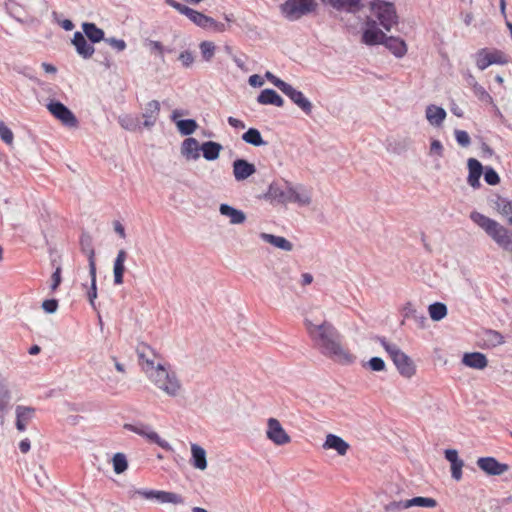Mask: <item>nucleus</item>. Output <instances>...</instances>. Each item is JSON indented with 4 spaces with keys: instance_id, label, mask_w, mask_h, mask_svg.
<instances>
[{
    "instance_id": "f257e3e1",
    "label": "nucleus",
    "mask_w": 512,
    "mask_h": 512,
    "mask_svg": "<svg viewBox=\"0 0 512 512\" xmlns=\"http://www.w3.org/2000/svg\"><path fill=\"white\" fill-rule=\"evenodd\" d=\"M304 325L313 346L321 354L342 364H350L354 361V356L343 347L342 336L332 323L323 321L315 324L305 319Z\"/></svg>"
},
{
    "instance_id": "f03ea898",
    "label": "nucleus",
    "mask_w": 512,
    "mask_h": 512,
    "mask_svg": "<svg viewBox=\"0 0 512 512\" xmlns=\"http://www.w3.org/2000/svg\"><path fill=\"white\" fill-rule=\"evenodd\" d=\"M470 219L504 251L512 253V232L497 222L477 211L470 213Z\"/></svg>"
},
{
    "instance_id": "7ed1b4c3",
    "label": "nucleus",
    "mask_w": 512,
    "mask_h": 512,
    "mask_svg": "<svg viewBox=\"0 0 512 512\" xmlns=\"http://www.w3.org/2000/svg\"><path fill=\"white\" fill-rule=\"evenodd\" d=\"M375 339L387 352L401 376L410 379L415 375L416 365L414 361L397 344L389 342L385 337L377 336Z\"/></svg>"
},
{
    "instance_id": "20e7f679",
    "label": "nucleus",
    "mask_w": 512,
    "mask_h": 512,
    "mask_svg": "<svg viewBox=\"0 0 512 512\" xmlns=\"http://www.w3.org/2000/svg\"><path fill=\"white\" fill-rule=\"evenodd\" d=\"M150 381L166 395L177 397L182 389V384L176 373L165 365H159L156 370L149 373Z\"/></svg>"
},
{
    "instance_id": "39448f33",
    "label": "nucleus",
    "mask_w": 512,
    "mask_h": 512,
    "mask_svg": "<svg viewBox=\"0 0 512 512\" xmlns=\"http://www.w3.org/2000/svg\"><path fill=\"white\" fill-rule=\"evenodd\" d=\"M370 10L386 31H390L391 28L398 23L396 8L392 2L373 0L370 3Z\"/></svg>"
},
{
    "instance_id": "423d86ee",
    "label": "nucleus",
    "mask_w": 512,
    "mask_h": 512,
    "mask_svg": "<svg viewBox=\"0 0 512 512\" xmlns=\"http://www.w3.org/2000/svg\"><path fill=\"white\" fill-rule=\"evenodd\" d=\"M318 4L315 0H286L281 4V13L289 21H296L301 17L313 13Z\"/></svg>"
},
{
    "instance_id": "0eeeda50",
    "label": "nucleus",
    "mask_w": 512,
    "mask_h": 512,
    "mask_svg": "<svg viewBox=\"0 0 512 512\" xmlns=\"http://www.w3.org/2000/svg\"><path fill=\"white\" fill-rule=\"evenodd\" d=\"M136 351L139 364L147 377L149 376V373L156 370L159 365H163L161 362L156 361L159 358V355L149 345L141 343L138 345Z\"/></svg>"
},
{
    "instance_id": "6e6552de",
    "label": "nucleus",
    "mask_w": 512,
    "mask_h": 512,
    "mask_svg": "<svg viewBox=\"0 0 512 512\" xmlns=\"http://www.w3.org/2000/svg\"><path fill=\"white\" fill-rule=\"evenodd\" d=\"M476 66L480 70L486 69L492 64H506L508 62L507 56L500 50H488L483 48L475 54Z\"/></svg>"
},
{
    "instance_id": "1a4fd4ad",
    "label": "nucleus",
    "mask_w": 512,
    "mask_h": 512,
    "mask_svg": "<svg viewBox=\"0 0 512 512\" xmlns=\"http://www.w3.org/2000/svg\"><path fill=\"white\" fill-rule=\"evenodd\" d=\"M124 428L132 431L140 436L145 437L148 441L157 444L159 447L166 451H171L172 447L171 445L166 441L163 440L155 431L152 430V428L143 423L139 424H125Z\"/></svg>"
},
{
    "instance_id": "9d476101",
    "label": "nucleus",
    "mask_w": 512,
    "mask_h": 512,
    "mask_svg": "<svg viewBox=\"0 0 512 512\" xmlns=\"http://www.w3.org/2000/svg\"><path fill=\"white\" fill-rule=\"evenodd\" d=\"M134 494L140 495L145 499H156L160 503H171L174 505L184 504V498L174 492L138 489L135 490Z\"/></svg>"
},
{
    "instance_id": "9b49d317",
    "label": "nucleus",
    "mask_w": 512,
    "mask_h": 512,
    "mask_svg": "<svg viewBox=\"0 0 512 512\" xmlns=\"http://www.w3.org/2000/svg\"><path fill=\"white\" fill-rule=\"evenodd\" d=\"M266 437L277 446H283L291 442V437L276 418L267 420Z\"/></svg>"
},
{
    "instance_id": "f8f14e48",
    "label": "nucleus",
    "mask_w": 512,
    "mask_h": 512,
    "mask_svg": "<svg viewBox=\"0 0 512 512\" xmlns=\"http://www.w3.org/2000/svg\"><path fill=\"white\" fill-rule=\"evenodd\" d=\"M47 109L55 118L60 120L63 125L67 127L77 126V118L63 103L59 101H50L47 104Z\"/></svg>"
},
{
    "instance_id": "ddd939ff",
    "label": "nucleus",
    "mask_w": 512,
    "mask_h": 512,
    "mask_svg": "<svg viewBox=\"0 0 512 512\" xmlns=\"http://www.w3.org/2000/svg\"><path fill=\"white\" fill-rule=\"evenodd\" d=\"M477 466L490 476H499L509 470V465L499 462L494 457H480L477 460Z\"/></svg>"
},
{
    "instance_id": "4468645a",
    "label": "nucleus",
    "mask_w": 512,
    "mask_h": 512,
    "mask_svg": "<svg viewBox=\"0 0 512 512\" xmlns=\"http://www.w3.org/2000/svg\"><path fill=\"white\" fill-rule=\"evenodd\" d=\"M288 193H290L289 203H296L300 206H308L312 202L311 189L302 184L296 186L288 183Z\"/></svg>"
},
{
    "instance_id": "2eb2a0df",
    "label": "nucleus",
    "mask_w": 512,
    "mask_h": 512,
    "mask_svg": "<svg viewBox=\"0 0 512 512\" xmlns=\"http://www.w3.org/2000/svg\"><path fill=\"white\" fill-rule=\"evenodd\" d=\"M367 29L362 34V42L366 45L373 46L383 44L386 34L377 28L376 22L370 18L366 21Z\"/></svg>"
},
{
    "instance_id": "dca6fc26",
    "label": "nucleus",
    "mask_w": 512,
    "mask_h": 512,
    "mask_svg": "<svg viewBox=\"0 0 512 512\" xmlns=\"http://www.w3.org/2000/svg\"><path fill=\"white\" fill-rule=\"evenodd\" d=\"M11 399L12 392L9 387V382L0 375V426H3L5 423V415L10 408Z\"/></svg>"
},
{
    "instance_id": "f3484780",
    "label": "nucleus",
    "mask_w": 512,
    "mask_h": 512,
    "mask_svg": "<svg viewBox=\"0 0 512 512\" xmlns=\"http://www.w3.org/2000/svg\"><path fill=\"white\" fill-rule=\"evenodd\" d=\"M283 93L290 98L306 115L312 113V103L304 96L301 91L296 90L292 85L288 84Z\"/></svg>"
},
{
    "instance_id": "a211bd4d",
    "label": "nucleus",
    "mask_w": 512,
    "mask_h": 512,
    "mask_svg": "<svg viewBox=\"0 0 512 512\" xmlns=\"http://www.w3.org/2000/svg\"><path fill=\"white\" fill-rule=\"evenodd\" d=\"M403 320L401 321V325L405 324V321L411 319L415 322L418 328H425L427 317L424 313H421L415 309L414 305L411 302H407L402 310H401Z\"/></svg>"
},
{
    "instance_id": "6ab92c4d",
    "label": "nucleus",
    "mask_w": 512,
    "mask_h": 512,
    "mask_svg": "<svg viewBox=\"0 0 512 512\" xmlns=\"http://www.w3.org/2000/svg\"><path fill=\"white\" fill-rule=\"evenodd\" d=\"M256 172L254 164L245 159H236L233 162V175L236 181H244Z\"/></svg>"
},
{
    "instance_id": "aec40b11",
    "label": "nucleus",
    "mask_w": 512,
    "mask_h": 512,
    "mask_svg": "<svg viewBox=\"0 0 512 512\" xmlns=\"http://www.w3.org/2000/svg\"><path fill=\"white\" fill-rule=\"evenodd\" d=\"M72 44L74 45L76 52L84 59H89L95 52L92 44H90L86 37L81 32H75L72 38Z\"/></svg>"
},
{
    "instance_id": "412c9836",
    "label": "nucleus",
    "mask_w": 512,
    "mask_h": 512,
    "mask_svg": "<svg viewBox=\"0 0 512 512\" xmlns=\"http://www.w3.org/2000/svg\"><path fill=\"white\" fill-rule=\"evenodd\" d=\"M201 145L193 137L186 138L180 147L181 155L187 160H198L200 158Z\"/></svg>"
},
{
    "instance_id": "4be33fe9",
    "label": "nucleus",
    "mask_w": 512,
    "mask_h": 512,
    "mask_svg": "<svg viewBox=\"0 0 512 512\" xmlns=\"http://www.w3.org/2000/svg\"><path fill=\"white\" fill-rule=\"evenodd\" d=\"M160 113V103L157 100L148 102L145 106L142 117L144 118L143 126L151 128L155 125Z\"/></svg>"
},
{
    "instance_id": "5701e85b",
    "label": "nucleus",
    "mask_w": 512,
    "mask_h": 512,
    "mask_svg": "<svg viewBox=\"0 0 512 512\" xmlns=\"http://www.w3.org/2000/svg\"><path fill=\"white\" fill-rule=\"evenodd\" d=\"M127 259V252L124 249L118 251L117 256L114 260L113 264V276H114V284L121 285L123 284V277L126 271L125 261Z\"/></svg>"
},
{
    "instance_id": "b1692460",
    "label": "nucleus",
    "mask_w": 512,
    "mask_h": 512,
    "mask_svg": "<svg viewBox=\"0 0 512 512\" xmlns=\"http://www.w3.org/2000/svg\"><path fill=\"white\" fill-rule=\"evenodd\" d=\"M462 363L469 368L483 370L487 367L488 360L483 353L471 352L463 355Z\"/></svg>"
},
{
    "instance_id": "393cba45",
    "label": "nucleus",
    "mask_w": 512,
    "mask_h": 512,
    "mask_svg": "<svg viewBox=\"0 0 512 512\" xmlns=\"http://www.w3.org/2000/svg\"><path fill=\"white\" fill-rule=\"evenodd\" d=\"M219 212L222 216L228 217L232 225L242 224L246 221V214L239 209H236L228 204H221Z\"/></svg>"
},
{
    "instance_id": "a878e982",
    "label": "nucleus",
    "mask_w": 512,
    "mask_h": 512,
    "mask_svg": "<svg viewBox=\"0 0 512 512\" xmlns=\"http://www.w3.org/2000/svg\"><path fill=\"white\" fill-rule=\"evenodd\" d=\"M34 412L35 409L29 406L18 405L16 407L15 413L17 430L22 432L26 429V425L32 420Z\"/></svg>"
},
{
    "instance_id": "bb28decb",
    "label": "nucleus",
    "mask_w": 512,
    "mask_h": 512,
    "mask_svg": "<svg viewBox=\"0 0 512 512\" xmlns=\"http://www.w3.org/2000/svg\"><path fill=\"white\" fill-rule=\"evenodd\" d=\"M383 45L398 58L403 57L407 53V45L405 41L398 37L386 35Z\"/></svg>"
},
{
    "instance_id": "cd10ccee",
    "label": "nucleus",
    "mask_w": 512,
    "mask_h": 512,
    "mask_svg": "<svg viewBox=\"0 0 512 512\" xmlns=\"http://www.w3.org/2000/svg\"><path fill=\"white\" fill-rule=\"evenodd\" d=\"M323 448L324 449H333V450L337 451V453L340 456H344V455H346V453L349 449V444L346 441H344L341 437H339L335 434H328L326 436V440L323 444Z\"/></svg>"
},
{
    "instance_id": "c85d7f7f",
    "label": "nucleus",
    "mask_w": 512,
    "mask_h": 512,
    "mask_svg": "<svg viewBox=\"0 0 512 512\" xmlns=\"http://www.w3.org/2000/svg\"><path fill=\"white\" fill-rule=\"evenodd\" d=\"M468 169L469 175L467 178L468 184L473 188H478L480 186V177L483 172L482 164L474 158L468 159Z\"/></svg>"
},
{
    "instance_id": "c756f323",
    "label": "nucleus",
    "mask_w": 512,
    "mask_h": 512,
    "mask_svg": "<svg viewBox=\"0 0 512 512\" xmlns=\"http://www.w3.org/2000/svg\"><path fill=\"white\" fill-rule=\"evenodd\" d=\"M257 102L261 105H274L282 107L284 105L283 98L273 89H264L257 97Z\"/></svg>"
},
{
    "instance_id": "7c9ffc66",
    "label": "nucleus",
    "mask_w": 512,
    "mask_h": 512,
    "mask_svg": "<svg viewBox=\"0 0 512 512\" xmlns=\"http://www.w3.org/2000/svg\"><path fill=\"white\" fill-rule=\"evenodd\" d=\"M288 183L289 182H285L286 187L284 189L276 183L270 184L267 197L281 204L289 203L290 193H288Z\"/></svg>"
},
{
    "instance_id": "2f4dec72",
    "label": "nucleus",
    "mask_w": 512,
    "mask_h": 512,
    "mask_svg": "<svg viewBox=\"0 0 512 512\" xmlns=\"http://www.w3.org/2000/svg\"><path fill=\"white\" fill-rule=\"evenodd\" d=\"M82 251L87 255L89 262V271L96 270L95 251L92 244V238L88 234H83L80 238Z\"/></svg>"
},
{
    "instance_id": "473e14b6",
    "label": "nucleus",
    "mask_w": 512,
    "mask_h": 512,
    "mask_svg": "<svg viewBox=\"0 0 512 512\" xmlns=\"http://www.w3.org/2000/svg\"><path fill=\"white\" fill-rule=\"evenodd\" d=\"M425 114L428 122L436 127L440 126L446 118V111L442 107L432 104L426 107Z\"/></svg>"
},
{
    "instance_id": "72a5a7b5",
    "label": "nucleus",
    "mask_w": 512,
    "mask_h": 512,
    "mask_svg": "<svg viewBox=\"0 0 512 512\" xmlns=\"http://www.w3.org/2000/svg\"><path fill=\"white\" fill-rule=\"evenodd\" d=\"M191 464L199 469L207 468L206 451L198 444H191Z\"/></svg>"
},
{
    "instance_id": "f704fd0d",
    "label": "nucleus",
    "mask_w": 512,
    "mask_h": 512,
    "mask_svg": "<svg viewBox=\"0 0 512 512\" xmlns=\"http://www.w3.org/2000/svg\"><path fill=\"white\" fill-rule=\"evenodd\" d=\"M261 239L281 250L291 251L293 249V244L282 236H276L268 233H261Z\"/></svg>"
},
{
    "instance_id": "c9c22d12",
    "label": "nucleus",
    "mask_w": 512,
    "mask_h": 512,
    "mask_svg": "<svg viewBox=\"0 0 512 512\" xmlns=\"http://www.w3.org/2000/svg\"><path fill=\"white\" fill-rule=\"evenodd\" d=\"M83 35L92 43H98L104 40V31L98 28L94 23L85 22L82 24Z\"/></svg>"
},
{
    "instance_id": "e433bc0d",
    "label": "nucleus",
    "mask_w": 512,
    "mask_h": 512,
    "mask_svg": "<svg viewBox=\"0 0 512 512\" xmlns=\"http://www.w3.org/2000/svg\"><path fill=\"white\" fill-rule=\"evenodd\" d=\"M223 149L222 145L218 142L207 141L201 145L203 157L208 161H214L219 158V154Z\"/></svg>"
},
{
    "instance_id": "4c0bfd02",
    "label": "nucleus",
    "mask_w": 512,
    "mask_h": 512,
    "mask_svg": "<svg viewBox=\"0 0 512 512\" xmlns=\"http://www.w3.org/2000/svg\"><path fill=\"white\" fill-rule=\"evenodd\" d=\"M242 140L248 144H251L253 146H263L266 145L267 142H265L261 136V133L256 128H249L243 135Z\"/></svg>"
},
{
    "instance_id": "58836bf2",
    "label": "nucleus",
    "mask_w": 512,
    "mask_h": 512,
    "mask_svg": "<svg viewBox=\"0 0 512 512\" xmlns=\"http://www.w3.org/2000/svg\"><path fill=\"white\" fill-rule=\"evenodd\" d=\"M497 211L507 219L512 226V201L499 197L495 202Z\"/></svg>"
},
{
    "instance_id": "ea45409f",
    "label": "nucleus",
    "mask_w": 512,
    "mask_h": 512,
    "mask_svg": "<svg viewBox=\"0 0 512 512\" xmlns=\"http://www.w3.org/2000/svg\"><path fill=\"white\" fill-rule=\"evenodd\" d=\"M426 507V508H435L437 506V501L430 497H414L412 499L406 500V507L407 509L410 507Z\"/></svg>"
},
{
    "instance_id": "a19ab883",
    "label": "nucleus",
    "mask_w": 512,
    "mask_h": 512,
    "mask_svg": "<svg viewBox=\"0 0 512 512\" xmlns=\"http://www.w3.org/2000/svg\"><path fill=\"white\" fill-rule=\"evenodd\" d=\"M428 312L433 321H440L447 315V307L444 303L435 302L429 305Z\"/></svg>"
},
{
    "instance_id": "79ce46f5",
    "label": "nucleus",
    "mask_w": 512,
    "mask_h": 512,
    "mask_svg": "<svg viewBox=\"0 0 512 512\" xmlns=\"http://www.w3.org/2000/svg\"><path fill=\"white\" fill-rule=\"evenodd\" d=\"M176 126L182 135L188 136L193 134L198 128V124L194 119H184L176 121Z\"/></svg>"
},
{
    "instance_id": "37998d69",
    "label": "nucleus",
    "mask_w": 512,
    "mask_h": 512,
    "mask_svg": "<svg viewBox=\"0 0 512 512\" xmlns=\"http://www.w3.org/2000/svg\"><path fill=\"white\" fill-rule=\"evenodd\" d=\"M112 463L116 474H121L128 468V461L123 453H116L113 456Z\"/></svg>"
},
{
    "instance_id": "c03bdc74",
    "label": "nucleus",
    "mask_w": 512,
    "mask_h": 512,
    "mask_svg": "<svg viewBox=\"0 0 512 512\" xmlns=\"http://www.w3.org/2000/svg\"><path fill=\"white\" fill-rule=\"evenodd\" d=\"M118 122L122 128L134 131L139 127V120L131 115H123L118 118Z\"/></svg>"
},
{
    "instance_id": "a18cd8bd",
    "label": "nucleus",
    "mask_w": 512,
    "mask_h": 512,
    "mask_svg": "<svg viewBox=\"0 0 512 512\" xmlns=\"http://www.w3.org/2000/svg\"><path fill=\"white\" fill-rule=\"evenodd\" d=\"M194 24L201 28H207L209 22V16L204 15L201 12L191 9L187 16Z\"/></svg>"
},
{
    "instance_id": "49530a36",
    "label": "nucleus",
    "mask_w": 512,
    "mask_h": 512,
    "mask_svg": "<svg viewBox=\"0 0 512 512\" xmlns=\"http://www.w3.org/2000/svg\"><path fill=\"white\" fill-rule=\"evenodd\" d=\"M199 48L201 50L203 59L207 62L211 61L215 54V44L210 41H203L200 43Z\"/></svg>"
},
{
    "instance_id": "de8ad7c7",
    "label": "nucleus",
    "mask_w": 512,
    "mask_h": 512,
    "mask_svg": "<svg viewBox=\"0 0 512 512\" xmlns=\"http://www.w3.org/2000/svg\"><path fill=\"white\" fill-rule=\"evenodd\" d=\"M146 46L149 47L151 52H156L159 55V57L161 58V60L164 62V53H165L166 49L164 48V46L162 45L161 42L154 41V40H147ZM167 52H171V50H167Z\"/></svg>"
},
{
    "instance_id": "09e8293b",
    "label": "nucleus",
    "mask_w": 512,
    "mask_h": 512,
    "mask_svg": "<svg viewBox=\"0 0 512 512\" xmlns=\"http://www.w3.org/2000/svg\"><path fill=\"white\" fill-rule=\"evenodd\" d=\"M475 96L482 102H485V103H492L493 102V99L492 97L490 96V94L485 90V88L483 86H481L480 84H477L476 86H474L472 88Z\"/></svg>"
},
{
    "instance_id": "8fccbe9b",
    "label": "nucleus",
    "mask_w": 512,
    "mask_h": 512,
    "mask_svg": "<svg viewBox=\"0 0 512 512\" xmlns=\"http://www.w3.org/2000/svg\"><path fill=\"white\" fill-rule=\"evenodd\" d=\"M90 277H91V287L88 291V299L90 304L95 307V299L97 298V286H96V270L95 271H89Z\"/></svg>"
},
{
    "instance_id": "3c124183",
    "label": "nucleus",
    "mask_w": 512,
    "mask_h": 512,
    "mask_svg": "<svg viewBox=\"0 0 512 512\" xmlns=\"http://www.w3.org/2000/svg\"><path fill=\"white\" fill-rule=\"evenodd\" d=\"M484 180L489 185H496L500 182L499 175L497 172L491 168L487 167L484 172Z\"/></svg>"
},
{
    "instance_id": "603ef678",
    "label": "nucleus",
    "mask_w": 512,
    "mask_h": 512,
    "mask_svg": "<svg viewBox=\"0 0 512 512\" xmlns=\"http://www.w3.org/2000/svg\"><path fill=\"white\" fill-rule=\"evenodd\" d=\"M455 138L457 143L462 147H468L471 143V139L469 134L464 130H458L456 129L455 132Z\"/></svg>"
},
{
    "instance_id": "864d4df0",
    "label": "nucleus",
    "mask_w": 512,
    "mask_h": 512,
    "mask_svg": "<svg viewBox=\"0 0 512 512\" xmlns=\"http://www.w3.org/2000/svg\"><path fill=\"white\" fill-rule=\"evenodd\" d=\"M0 138L8 145L13 143V132L3 122H0Z\"/></svg>"
},
{
    "instance_id": "5fc2aeb1",
    "label": "nucleus",
    "mask_w": 512,
    "mask_h": 512,
    "mask_svg": "<svg viewBox=\"0 0 512 512\" xmlns=\"http://www.w3.org/2000/svg\"><path fill=\"white\" fill-rule=\"evenodd\" d=\"M383 508H384L385 512H397V511H401L403 509H407L406 500L391 501V502L385 504Z\"/></svg>"
},
{
    "instance_id": "6e6d98bb",
    "label": "nucleus",
    "mask_w": 512,
    "mask_h": 512,
    "mask_svg": "<svg viewBox=\"0 0 512 512\" xmlns=\"http://www.w3.org/2000/svg\"><path fill=\"white\" fill-rule=\"evenodd\" d=\"M265 78L270 81L274 86H276L278 89H280L282 92L287 87L288 83L281 80L280 78L276 77L273 73L270 71H267L265 73Z\"/></svg>"
},
{
    "instance_id": "4d7b16f0",
    "label": "nucleus",
    "mask_w": 512,
    "mask_h": 512,
    "mask_svg": "<svg viewBox=\"0 0 512 512\" xmlns=\"http://www.w3.org/2000/svg\"><path fill=\"white\" fill-rule=\"evenodd\" d=\"M368 366L370 367V369L372 371H384L385 368H386V364L384 362V360L380 357H372L369 361H368Z\"/></svg>"
},
{
    "instance_id": "13d9d810",
    "label": "nucleus",
    "mask_w": 512,
    "mask_h": 512,
    "mask_svg": "<svg viewBox=\"0 0 512 512\" xmlns=\"http://www.w3.org/2000/svg\"><path fill=\"white\" fill-rule=\"evenodd\" d=\"M178 59L185 68L191 67L194 63V55L191 51L188 50L181 52Z\"/></svg>"
},
{
    "instance_id": "bf43d9fd",
    "label": "nucleus",
    "mask_w": 512,
    "mask_h": 512,
    "mask_svg": "<svg viewBox=\"0 0 512 512\" xmlns=\"http://www.w3.org/2000/svg\"><path fill=\"white\" fill-rule=\"evenodd\" d=\"M104 41L118 52L125 50L127 46L126 42L123 39H116L114 37L105 38Z\"/></svg>"
},
{
    "instance_id": "052dcab7",
    "label": "nucleus",
    "mask_w": 512,
    "mask_h": 512,
    "mask_svg": "<svg viewBox=\"0 0 512 512\" xmlns=\"http://www.w3.org/2000/svg\"><path fill=\"white\" fill-rule=\"evenodd\" d=\"M464 466L463 460L451 464V475L456 481L462 478V467Z\"/></svg>"
},
{
    "instance_id": "680f3d73",
    "label": "nucleus",
    "mask_w": 512,
    "mask_h": 512,
    "mask_svg": "<svg viewBox=\"0 0 512 512\" xmlns=\"http://www.w3.org/2000/svg\"><path fill=\"white\" fill-rule=\"evenodd\" d=\"M443 151H444L443 145L439 140L434 139L431 141L430 151H429L430 155H436L438 157H442Z\"/></svg>"
},
{
    "instance_id": "e2e57ef3",
    "label": "nucleus",
    "mask_w": 512,
    "mask_h": 512,
    "mask_svg": "<svg viewBox=\"0 0 512 512\" xmlns=\"http://www.w3.org/2000/svg\"><path fill=\"white\" fill-rule=\"evenodd\" d=\"M61 281H62L61 267L58 266L51 276V286H50L51 290L55 291L61 284Z\"/></svg>"
},
{
    "instance_id": "0e129e2a",
    "label": "nucleus",
    "mask_w": 512,
    "mask_h": 512,
    "mask_svg": "<svg viewBox=\"0 0 512 512\" xmlns=\"http://www.w3.org/2000/svg\"><path fill=\"white\" fill-rule=\"evenodd\" d=\"M166 3L169 6L173 7L174 9H176L177 11H179L181 14L186 15V16H188V14H189V12L191 10V8H189L188 6H185V5L179 3V2H177L175 0H166Z\"/></svg>"
},
{
    "instance_id": "69168bd1",
    "label": "nucleus",
    "mask_w": 512,
    "mask_h": 512,
    "mask_svg": "<svg viewBox=\"0 0 512 512\" xmlns=\"http://www.w3.org/2000/svg\"><path fill=\"white\" fill-rule=\"evenodd\" d=\"M42 308L47 313H54L58 308V301L56 299H48L43 301Z\"/></svg>"
},
{
    "instance_id": "338daca9",
    "label": "nucleus",
    "mask_w": 512,
    "mask_h": 512,
    "mask_svg": "<svg viewBox=\"0 0 512 512\" xmlns=\"http://www.w3.org/2000/svg\"><path fill=\"white\" fill-rule=\"evenodd\" d=\"M488 340L492 343V345H499L503 343V337L500 333L496 331L487 332Z\"/></svg>"
},
{
    "instance_id": "774afa93",
    "label": "nucleus",
    "mask_w": 512,
    "mask_h": 512,
    "mask_svg": "<svg viewBox=\"0 0 512 512\" xmlns=\"http://www.w3.org/2000/svg\"><path fill=\"white\" fill-rule=\"evenodd\" d=\"M248 83L252 86V87H261L264 85V80L263 78L258 75V74H253L249 77L248 79Z\"/></svg>"
}]
</instances>
